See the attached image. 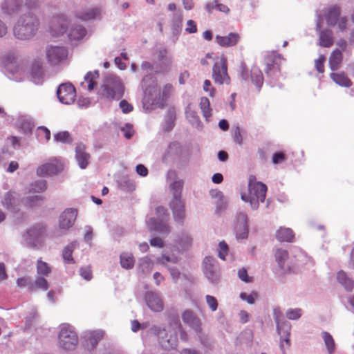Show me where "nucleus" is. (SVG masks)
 Segmentation results:
<instances>
[{
  "instance_id": "f257e3e1",
  "label": "nucleus",
  "mask_w": 354,
  "mask_h": 354,
  "mask_svg": "<svg viewBox=\"0 0 354 354\" xmlns=\"http://www.w3.org/2000/svg\"><path fill=\"white\" fill-rule=\"evenodd\" d=\"M154 334L158 336L159 343L165 349L175 348L178 344L177 333H180V338L183 341L187 340V333L183 330L178 319H174L168 329L154 326L152 328Z\"/></svg>"
},
{
  "instance_id": "f03ea898",
  "label": "nucleus",
  "mask_w": 354,
  "mask_h": 354,
  "mask_svg": "<svg viewBox=\"0 0 354 354\" xmlns=\"http://www.w3.org/2000/svg\"><path fill=\"white\" fill-rule=\"evenodd\" d=\"M267 187L265 184L250 179L247 192L241 194V199L249 203L252 209L256 210L259 207L260 203H263L266 199Z\"/></svg>"
},
{
  "instance_id": "7ed1b4c3",
  "label": "nucleus",
  "mask_w": 354,
  "mask_h": 354,
  "mask_svg": "<svg viewBox=\"0 0 354 354\" xmlns=\"http://www.w3.org/2000/svg\"><path fill=\"white\" fill-rule=\"evenodd\" d=\"M79 342L75 328L68 324H62L59 326L57 346L64 351H74Z\"/></svg>"
},
{
  "instance_id": "20e7f679",
  "label": "nucleus",
  "mask_w": 354,
  "mask_h": 354,
  "mask_svg": "<svg viewBox=\"0 0 354 354\" xmlns=\"http://www.w3.org/2000/svg\"><path fill=\"white\" fill-rule=\"evenodd\" d=\"M38 22L32 15L21 17L14 27L15 35L20 39H28L35 33Z\"/></svg>"
},
{
  "instance_id": "39448f33",
  "label": "nucleus",
  "mask_w": 354,
  "mask_h": 354,
  "mask_svg": "<svg viewBox=\"0 0 354 354\" xmlns=\"http://www.w3.org/2000/svg\"><path fill=\"white\" fill-rule=\"evenodd\" d=\"M173 92V86L166 84L162 91L157 93L156 84L151 87L145 88V99L151 100V104L155 107L162 108L166 105L167 101Z\"/></svg>"
},
{
  "instance_id": "423d86ee",
  "label": "nucleus",
  "mask_w": 354,
  "mask_h": 354,
  "mask_svg": "<svg viewBox=\"0 0 354 354\" xmlns=\"http://www.w3.org/2000/svg\"><path fill=\"white\" fill-rule=\"evenodd\" d=\"M124 91V87L120 77L113 75L106 77L102 86V95L111 100H119L123 96Z\"/></svg>"
},
{
  "instance_id": "0eeeda50",
  "label": "nucleus",
  "mask_w": 354,
  "mask_h": 354,
  "mask_svg": "<svg viewBox=\"0 0 354 354\" xmlns=\"http://www.w3.org/2000/svg\"><path fill=\"white\" fill-rule=\"evenodd\" d=\"M156 218H151L147 221V225L150 231H157L161 234H167L169 232V227L167 221L169 215L167 209L159 206L156 209Z\"/></svg>"
},
{
  "instance_id": "6e6552de",
  "label": "nucleus",
  "mask_w": 354,
  "mask_h": 354,
  "mask_svg": "<svg viewBox=\"0 0 354 354\" xmlns=\"http://www.w3.org/2000/svg\"><path fill=\"white\" fill-rule=\"evenodd\" d=\"M77 216L76 209L67 208L61 213L58 219L59 229L55 232V236H59L66 233L75 223Z\"/></svg>"
},
{
  "instance_id": "1a4fd4ad",
  "label": "nucleus",
  "mask_w": 354,
  "mask_h": 354,
  "mask_svg": "<svg viewBox=\"0 0 354 354\" xmlns=\"http://www.w3.org/2000/svg\"><path fill=\"white\" fill-rule=\"evenodd\" d=\"M274 318L277 324V333L280 336V347L283 348V342H285L287 344L290 343L291 325L283 319L281 313L277 310L274 311Z\"/></svg>"
},
{
  "instance_id": "9d476101",
  "label": "nucleus",
  "mask_w": 354,
  "mask_h": 354,
  "mask_svg": "<svg viewBox=\"0 0 354 354\" xmlns=\"http://www.w3.org/2000/svg\"><path fill=\"white\" fill-rule=\"evenodd\" d=\"M203 272L209 282L215 283L220 278V268L217 260L212 257H206L203 262Z\"/></svg>"
},
{
  "instance_id": "9b49d317",
  "label": "nucleus",
  "mask_w": 354,
  "mask_h": 354,
  "mask_svg": "<svg viewBox=\"0 0 354 354\" xmlns=\"http://www.w3.org/2000/svg\"><path fill=\"white\" fill-rule=\"evenodd\" d=\"M233 230L237 240L246 239L248 236V216L243 212H237L234 220Z\"/></svg>"
},
{
  "instance_id": "f8f14e48",
  "label": "nucleus",
  "mask_w": 354,
  "mask_h": 354,
  "mask_svg": "<svg viewBox=\"0 0 354 354\" xmlns=\"http://www.w3.org/2000/svg\"><path fill=\"white\" fill-rule=\"evenodd\" d=\"M213 77L215 82L218 84H228L230 82V77L227 75V59L224 55L217 57L213 68Z\"/></svg>"
},
{
  "instance_id": "ddd939ff",
  "label": "nucleus",
  "mask_w": 354,
  "mask_h": 354,
  "mask_svg": "<svg viewBox=\"0 0 354 354\" xmlns=\"http://www.w3.org/2000/svg\"><path fill=\"white\" fill-rule=\"evenodd\" d=\"M167 183L172 198H182L184 182L180 179L175 170H169L167 174Z\"/></svg>"
},
{
  "instance_id": "4468645a",
  "label": "nucleus",
  "mask_w": 354,
  "mask_h": 354,
  "mask_svg": "<svg viewBox=\"0 0 354 354\" xmlns=\"http://www.w3.org/2000/svg\"><path fill=\"white\" fill-rule=\"evenodd\" d=\"M22 199L19 194L9 191L1 198V205L11 212H18Z\"/></svg>"
},
{
  "instance_id": "2eb2a0df",
  "label": "nucleus",
  "mask_w": 354,
  "mask_h": 354,
  "mask_svg": "<svg viewBox=\"0 0 354 354\" xmlns=\"http://www.w3.org/2000/svg\"><path fill=\"white\" fill-rule=\"evenodd\" d=\"M57 95L62 103L70 104L75 100L76 91L71 84L65 83L59 86Z\"/></svg>"
},
{
  "instance_id": "dca6fc26",
  "label": "nucleus",
  "mask_w": 354,
  "mask_h": 354,
  "mask_svg": "<svg viewBox=\"0 0 354 354\" xmlns=\"http://www.w3.org/2000/svg\"><path fill=\"white\" fill-rule=\"evenodd\" d=\"M180 258L175 254H167L163 253L161 257L157 258L156 261L158 263L166 266L167 269L169 270L170 274L172 279L175 281L178 280L180 277V272L178 268L174 266H169L167 264L168 263H178Z\"/></svg>"
},
{
  "instance_id": "f3484780",
  "label": "nucleus",
  "mask_w": 354,
  "mask_h": 354,
  "mask_svg": "<svg viewBox=\"0 0 354 354\" xmlns=\"http://www.w3.org/2000/svg\"><path fill=\"white\" fill-rule=\"evenodd\" d=\"M169 207L172 211L174 220L183 223L185 218V203L182 198H172L169 202Z\"/></svg>"
},
{
  "instance_id": "a211bd4d",
  "label": "nucleus",
  "mask_w": 354,
  "mask_h": 354,
  "mask_svg": "<svg viewBox=\"0 0 354 354\" xmlns=\"http://www.w3.org/2000/svg\"><path fill=\"white\" fill-rule=\"evenodd\" d=\"M193 237L187 232H182L174 240V250L181 254L188 250L192 245Z\"/></svg>"
},
{
  "instance_id": "6ab92c4d",
  "label": "nucleus",
  "mask_w": 354,
  "mask_h": 354,
  "mask_svg": "<svg viewBox=\"0 0 354 354\" xmlns=\"http://www.w3.org/2000/svg\"><path fill=\"white\" fill-rule=\"evenodd\" d=\"M281 55L274 51L269 52L265 58L266 65V72L268 75H272L279 71V66L282 62Z\"/></svg>"
},
{
  "instance_id": "aec40b11",
  "label": "nucleus",
  "mask_w": 354,
  "mask_h": 354,
  "mask_svg": "<svg viewBox=\"0 0 354 354\" xmlns=\"http://www.w3.org/2000/svg\"><path fill=\"white\" fill-rule=\"evenodd\" d=\"M68 52L64 47L50 46L46 50V57L52 64H57L66 58Z\"/></svg>"
},
{
  "instance_id": "412c9836",
  "label": "nucleus",
  "mask_w": 354,
  "mask_h": 354,
  "mask_svg": "<svg viewBox=\"0 0 354 354\" xmlns=\"http://www.w3.org/2000/svg\"><path fill=\"white\" fill-rule=\"evenodd\" d=\"M145 301L148 307L154 312H160L163 309V303L156 292H148L145 295Z\"/></svg>"
},
{
  "instance_id": "4be33fe9",
  "label": "nucleus",
  "mask_w": 354,
  "mask_h": 354,
  "mask_svg": "<svg viewBox=\"0 0 354 354\" xmlns=\"http://www.w3.org/2000/svg\"><path fill=\"white\" fill-rule=\"evenodd\" d=\"M44 228L43 226L37 225L30 227L26 233L24 235V238L30 246L35 245L38 241L39 236L44 233Z\"/></svg>"
},
{
  "instance_id": "5701e85b",
  "label": "nucleus",
  "mask_w": 354,
  "mask_h": 354,
  "mask_svg": "<svg viewBox=\"0 0 354 354\" xmlns=\"http://www.w3.org/2000/svg\"><path fill=\"white\" fill-rule=\"evenodd\" d=\"M67 23V19L64 15L53 18L50 27L52 35L57 36L64 33L66 30V25Z\"/></svg>"
},
{
  "instance_id": "b1692460",
  "label": "nucleus",
  "mask_w": 354,
  "mask_h": 354,
  "mask_svg": "<svg viewBox=\"0 0 354 354\" xmlns=\"http://www.w3.org/2000/svg\"><path fill=\"white\" fill-rule=\"evenodd\" d=\"M63 170V165L59 163H46L39 167L37 173L39 176H51Z\"/></svg>"
},
{
  "instance_id": "393cba45",
  "label": "nucleus",
  "mask_w": 354,
  "mask_h": 354,
  "mask_svg": "<svg viewBox=\"0 0 354 354\" xmlns=\"http://www.w3.org/2000/svg\"><path fill=\"white\" fill-rule=\"evenodd\" d=\"M182 319L184 323L188 324L196 332H200L201 330V322L194 313L191 310H185L182 315Z\"/></svg>"
},
{
  "instance_id": "a878e982",
  "label": "nucleus",
  "mask_w": 354,
  "mask_h": 354,
  "mask_svg": "<svg viewBox=\"0 0 354 354\" xmlns=\"http://www.w3.org/2000/svg\"><path fill=\"white\" fill-rule=\"evenodd\" d=\"M215 39L219 46L227 48L236 45L240 40V36L238 33L231 32L227 36L217 35Z\"/></svg>"
},
{
  "instance_id": "bb28decb",
  "label": "nucleus",
  "mask_w": 354,
  "mask_h": 354,
  "mask_svg": "<svg viewBox=\"0 0 354 354\" xmlns=\"http://www.w3.org/2000/svg\"><path fill=\"white\" fill-rule=\"evenodd\" d=\"M340 8L339 6H333L326 8L324 11V19L330 26H335L339 18Z\"/></svg>"
},
{
  "instance_id": "cd10ccee",
  "label": "nucleus",
  "mask_w": 354,
  "mask_h": 354,
  "mask_svg": "<svg viewBox=\"0 0 354 354\" xmlns=\"http://www.w3.org/2000/svg\"><path fill=\"white\" fill-rule=\"evenodd\" d=\"M330 77L336 84L341 86L350 87L352 85L351 80L344 72L332 73Z\"/></svg>"
},
{
  "instance_id": "c85d7f7f",
  "label": "nucleus",
  "mask_w": 354,
  "mask_h": 354,
  "mask_svg": "<svg viewBox=\"0 0 354 354\" xmlns=\"http://www.w3.org/2000/svg\"><path fill=\"white\" fill-rule=\"evenodd\" d=\"M153 268V262L149 257H144L138 260V272L143 274H149Z\"/></svg>"
},
{
  "instance_id": "c756f323",
  "label": "nucleus",
  "mask_w": 354,
  "mask_h": 354,
  "mask_svg": "<svg viewBox=\"0 0 354 354\" xmlns=\"http://www.w3.org/2000/svg\"><path fill=\"white\" fill-rule=\"evenodd\" d=\"M120 263L122 268L126 270L132 269L135 263L133 255L128 252H122L120 256Z\"/></svg>"
},
{
  "instance_id": "7c9ffc66",
  "label": "nucleus",
  "mask_w": 354,
  "mask_h": 354,
  "mask_svg": "<svg viewBox=\"0 0 354 354\" xmlns=\"http://www.w3.org/2000/svg\"><path fill=\"white\" fill-rule=\"evenodd\" d=\"M276 237L281 242H290L294 238V233L290 228L281 227L276 232Z\"/></svg>"
},
{
  "instance_id": "2f4dec72",
  "label": "nucleus",
  "mask_w": 354,
  "mask_h": 354,
  "mask_svg": "<svg viewBox=\"0 0 354 354\" xmlns=\"http://www.w3.org/2000/svg\"><path fill=\"white\" fill-rule=\"evenodd\" d=\"M333 44V32L330 30H321L319 32V45L328 48Z\"/></svg>"
},
{
  "instance_id": "473e14b6",
  "label": "nucleus",
  "mask_w": 354,
  "mask_h": 354,
  "mask_svg": "<svg viewBox=\"0 0 354 354\" xmlns=\"http://www.w3.org/2000/svg\"><path fill=\"white\" fill-rule=\"evenodd\" d=\"M98 77V71L88 72L84 77V82L82 83V86L90 91L93 90L97 84L96 80Z\"/></svg>"
},
{
  "instance_id": "72a5a7b5",
  "label": "nucleus",
  "mask_w": 354,
  "mask_h": 354,
  "mask_svg": "<svg viewBox=\"0 0 354 354\" xmlns=\"http://www.w3.org/2000/svg\"><path fill=\"white\" fill-rule=\"evenodd\" d=\"M343 55L339 50L333 52L329 59L330 68L332 71H336L341 66Z\"/></svg>"
},
{
  "instance_id": "f704fd0d",
  "label": "nucleus",
  "mask_w": 354,
  "mask_h": 354,
  "mask_svg": "<svg viewBox=\"0 0 354 354\" xmlns=\"http://www.w3.org/2000/svg\"><path fill=\"white\" fill-rule=\"evenodd\" d=\"M104 331L97 330L94 331H88L85 333V337L89 341L93 348L95 347L104 337Z\"/></svg>"
},
{
  "instance_id": "c9c22d12",
  "label": "nucleus",
  "mask_w": 354,
  "mask_h": 354,
  "mask_svg": "<svg viewBox=\"0 0 354 354\" xmlns=\"http://www.w3.org/2000/svg\"><path fill=\"white\" fill-rule=\"evenodd\" d=\"M274 259L280 269H285L286 267V262L288 259V253L287 250L277 249L274 253Z\"/></svg>"
},
{
  "instance_id": "e433bc0d",
  "label": "nucleus",
  "mask_w": 354,
  "mask_h": 354,
  "mask_svg": "<svg viewBox=\"0 0 354 354\" xmlns=\"http://www.w3.org/2000/svg\"><path fill=\"white\" fill-rule=\"evenodd\" d=\"M338 282L348 291H351L353 288V281L348 277L346 273L341 270L337 274Z\"/></svg>"
},
{
  "instance_id": "4c0bfd02",
  "label": "nucleus",
  "mask_w": 354,
  "mask_h": 354,
  "mask_svg": "<svg viewBox=\"0 0 354 354\" xmlns=\"http://www.w3.org/2000/svg\"><path fill=\"white\" fill-rule=\"evenodd\" d=\"M78 245V242L77 241H74L71 242L70 244L66 245L62 252L63 259L65 263H73L74 259L72 256V253L73 250Z\"/></svg>"
},
{
  "instance_id": "58836bf2",
  "label": "nucleus",
  "mask_w": 354,
  "mask_h": 354,
  "mask_svg": "<svg viewBox=\"0 0 354 354\" xmlns=\"http://www.w3.org/2000/svg\"><path fill=\"white\" fill-rule=\"evenodd\" d=\"M101 15V10L98 8H89L84 12H80L77 17L82 20L95 19Z\"/></svg>"
},
{
  "instance_id": "ea45409f",
  "label": "nucleus",
  "mask_w": 354,
  "mask_h": 354,
  "mask_svg": "<svg viewBox=\"0 0 354 354\" xmlns=\"http://www.w3.org/2000/svg\"><path fill=\"white\" fill-rule=\"evenodd\" d=\"M86 33V30L82 26H77L71 28L68 37L71 41H77L82 39Z\"/></svg>"
},
{
  "instance_id": "a19ab883",
  "label": "nucleus",
  "mask_w": 354,
  "mask_h": 354,
  "mask_svg": "<svg viewBox=\"0 0 354 354\" xmlns=\"http://www.w3.org/2000/svg\"><path fill=\"white\" fill-rule=\"evenodd\" d=\"M322 337L324 342L328 353L333 354L335 351V343L332 335L329 333L324 331L322 333Z\"/></svg>"
},
{
  "instance_id": "79ce46f5",
  "label": "nucleus",
  "mask_w": 354,
  "mask_h": 354,
  "mask_svg": "<svg viewBox=\"0 0 354 354\" xmlns=\"http://www.w3.org/2000/svg\"><path fill=\"white\" fill-rule=\"evenodd\" d=\"M32 290L40 289L46 291L49 288V283L44 277L37 276L35 281H32Z\"/></svg>"
},
{
  "instance_id": "37998d69",
  "label": "nucleus",
  "mask_w": 354,
  "mask_h": 354,
  "mask_svg": "<svg viewBox=\"0 0 354 354\" xmlns=\"http://www.w3.org/2000/svg\"><path fill=\"white\" fill-rule=\"evenodd\" d=\"M251 80L252 82L257 86V88H260L263 82V74L261 71L257 67H253L251 70Z\"/></svg>"
},
{
  "instance_id": "c03bdc74",
  "label": "nucleus",
  "mask_w": 354,
  "mask_h": 354,
  "mask_svg": "<svg viewBox=\"0 0 354 354\" xmlns=\"http://www.w3.org/2000/svg\"><path fill=\"white\" fill-rule=\"evenodd\" d=\"M43 201V198L39 195H32L26 197L24 202V205L27 207H34L35 206L39 205L41 204Z\"/></svg>"
},
{
  "instance_id": "a18cd8bd",
  "label": "nucleus",
  "mask_w": 354,
  "mask_h": 354,
  "mask_svg": "<svg viewBox=\"0 0 354 354\" xmlns=\"http://www.w3.org/2000/svg\"><path fill=\"white\" fill-rule=\"evenodd\" d=\"M46 189V183L44 180H39L32 183L28 187L30 193H41Z\"/></svg>"
},
{
  "instance_id": "49530a36",
  "label": "nucleus",
  "mask_w": 354,
  "mask_h": 354,
  "mask_svg": "<svg viewBox=\"0 0 354 354\" xmlns=\"http://www.w3.org/2000/svg\"><path fill=\"white\" fill-rule=\"evenodd\" d=\"M51 272V269L47 263L39 259L37 263V272L38 276L46 277Z\"/></svg>"
},
{
  "instance_id": "de8ad7c7",
  "label": "nucleus",
  "mask_w": 354,
  "mask_h": 354,
  "mask_svg": "<svg viewBox=\"0 0 354 354\" xmlns=\"http://www.w3.org/2000/svg\"><path fill=\"white\" fill-rule=\"evenodd\" d=\"M201 109L203 113V116L206 118V120H209L211 116V111L210 109V103L209 100L207 97H202L200 102Z\"/></svg>"
},
{
  "instance_id": "09e8293b",
  "label": "nucleus",
  "mask_w": 354,
  "mask_h": 354,
  "mask_svg": "<svg viewBox=\"0 0 354 354\" xmlns=\"http://www.w3.org/2000/svg\"><path fill=\"white\" fill-rule=\"evenodd\" d=\"M54 140L57 142L70 143L72 138L68 131H61L54 135Z\"/></svg>"
},
{
  "instance_id": "8fccbe9b",
  "label": "nucleus",
  "mask_w": 354,
  "mask_h": 354,
  "mask_svg": "<svg viewBox=\"0 0 354 354\" xmlns=\"http://www.w3.org/2000/svg\"><path fill=\"white\" fill-rule=\"evenodd\" d=\"M37 136L40 142H47L50 138V132L47 128L40 127L37 129Z\"/></svg>"
},
{
  "instance_id": "3c124183",
  "label": "nucleus",
  "mask_w": 354,
  "mask_h": 354,
  "mask_svg": "<svg viewBox=\"0 0 354 354\" xmlns=\"http://www.w3.org/2000/svg\"><path fill=\"white\" fill-rule=\"evenodd\" d=\"M183 153H185V149L179 142H173L169 145L168 153L175 155Z\"/></svg>"
},
{
  "instance_id": "603ef678",
  "label": "nucleus",
  "mask_w": 354,
  "mask_h": 354,
  "mask_svg": "<svg viewBox=\"0 0 354 354\" xmlns=\"http://www.w3.org/2000/svg\"><path fill=\"white\" fill-rule=\"evenodd\" d=\"M302 315V310L301 308H289L286 313V317L290 320H297Z\"/></svg>"
},
{
  "instance_id": "864d4df0",
  "label": "nucleus",
  "mask_w": 354,
  "mask_h": 354,
  "mask_svg": "<svg viewBox=\"0 0 354 354\" xmlns=\"http://www.w3.org/2000/svg\"><path fill=\"white\" fill-rule=\"evenodd\" d=\"M214 8H217L219 11L223 12H227L229 11V8L225 5L219 3L217 0H214L212 3H207L206 6V9L209 12H211Z\"/></svg>"
},
{
  "instance_id": "5fc2aeb1",
  "label": "nucleus",
  "mask_w": 354,
  "mask_h": 354,
  "mask_svg": "<svg viewBox=\"0 0 354 354\" xmlns=\"http://www.w3.org/2000/svg\"><path fill=\"white\" fill-rule=\"evenodd\" d=\"M120 187L127 192L133 191L135 189V185L132 180L124 177L119 180Z\"/></svg>"
},
{
  "instance_id": "6e6d98bb",
  "label": "nucleus",
  "mask_w": 354,
  "mask_h": 354,
  "mask_svg": "<svg viewBox=\"0 0 354 354\" xmlns=\"http://www.w3.org/2000/svg\"><path fill=\"white\" fill-rule=\"evenodd\" d=\"M209 195L212 198L218 200L217 201V207L218 208H221L223 205L224 204L223 199V194L222 192L217 189H212L209 191Z\"/></svg>"
},
{
  "instance_id": "4d7b16f0",
  "label": "nucleus",
  "mask_w": 354,
  "mask_h": 354,
  "mask_svg": "<svg viewBox=\"0 0 354 354\" xmlns=\"http://www.w3.org/2000/svg\"><path fill=\"white\" fill-rule=\"evenodd\" d=\"M17 285L19 288H28L30 290H32V281L29 277H19L16 281Z\"/></svg>"
},
{
  "instance_id": "13d9d810",
  "label": "nucleus",
  "mask_w": 354,
  "mask_h": 354,
  "mask_svg": "<svg viewBox=\"0 0 354 354\" xmlns=\"http://www.w3.org/2000/svg\"><path fill=\"white\" fill-rule=\"evenodd\" d=\"M228 252V245L224 241H221L218 243V256L220 259L222 260L225 259V257L227 254Z\"/></svg>"
},
{
  "instance_id": "bf43d9fd",
  "label": "nucleus",
  "mask_w": 354,
  "mask_h": 354,
  "mask_svg": "<svg viewBox=\"0 0 354 354\" xmlns=\"http://www.w3.org/2000/svg\"><path fill=\"white\" fill-rule=\"evenodd\" d=\"M80 276L86 281H90L92 279V270L91 266H86L80 268Z\"/></svg>"
},
{
  "instance_id": "052dcab7",
  "label": "nucleus",
  "mask_w": 354,
  "mask_h": 354,
  "mask_svg": "<svg viewBox=\"0 0 354 354\" xmlns=\"http://www.w3.org/2000/svg\"><path fill=\"white\" fill-rule=\"evenodd\" d=\"M17 6L18 3L17 0H6L3 3L2 8L5 12L10 13V11H14Z\"/></svg>"
},
{
  "instance_id": "680f3d73",
  "label": "nucleus",
  "mask_w": 354,
  "mask_h": 354,
  "mask_svg": "<svg viewBox=\"0 0 354 354\" xmlns=\"http://www.w3.org/2000/svg\"><path fill=\"white\" fill-rule=\"evenodd\" d=\"M187 118L194 125L198 126L200 124L199 118L196 113L190 110L186 111Z\"/></svg>"
},
{
  "instance_id": "e2e57ef3",
  "label": "nucleus",
  "mask_w": 354,
  "mask_h": 354,
  "mask_svg": "<svg viewBox=\"0 0 354 354\" xmlns=\"http://www.w3.org/2000/svg\"><path fill=\"white\" fill-rule=\"evenodd\" d=\"M257 297V295L254 292L250 295H248L245 292H241L240 294V298L243 301H246L249 304H254Z\"/></svg>"
},
{
  "instance_id": "0e129e2a",
  "label": "nucleus",
  "mask_w": 354,
  "mask_h": 354,
  "mask_svg": "<svg viewBox=\"0 0 354 354\" xmlns=\"http://www.w3.org/2000/svg\"><path fill=\"white\" fill-rule=\"evenodd\" d=\"M205 299L209 308L212 311H216L218 308V301L216 299L211 295H206Z\"/></svg>"
},
{
  "instance_id": "69168bd1",
  "label": "nucleus",
  "mask_w": 354,
  "mask_h": 354,
  "mask_svg": "<svg viewBox=\"0 0 354 354\" xmlns=\"http://www.w3.org/2000/svg\"><path fill=\"white\" fill-rule=\"evenodd\" d=\"M233 138L236 143L241 144L243 142V132L239 126L234 128Z\"/></svg>"
},
{
  "instance_id": "338daca9",
  "label": "nucleus",
  "mask_w": 354,
  "mask_h": 354,
  "mask_svg": "<svg viewBox=\"0 0 354 354\" xmlns=\"http://www.w3.org/2000/svg\"><path fill=\"white\" fill-rule=\"evenodd\" d=\"M84 239L85 242H86L88 244H91V240L93 239V229L91 226L86 225L84 227Z\"/></svg>"
},
{
  "instance_id": "774afa93",
  "label": "nucleus",
  "mask_w": 354,
  "mask_h": 354,
  "mask_svg": "<svg viewBox=\"0 0 354 354\" xmlns=\"http://www.w3.org/2000/svg\"><path fill=\"white\" fill-rule=\"evenodd\" d=\"M238 277L241 281L245 283H249L252 281L251 277L248 276L247 270L244 268L239 270Z\"/></svg>"
}]
</instances>
